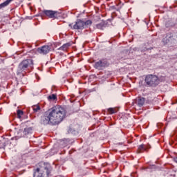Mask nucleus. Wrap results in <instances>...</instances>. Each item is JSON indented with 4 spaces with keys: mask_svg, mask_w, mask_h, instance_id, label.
<instances>
[{
    "mask_svg": "<svg viewBox=\"0 0 177 177\" xmlns=\"http://www.w3.org/2000/svg\"><path fill=\"white\" fill-rule=\"evenodd\" d=\"M70 27H72L73 26V24H69Z\"/></svg>",
    "mask_w": 177,
    "mask_h": 177,
    "instance_id": "6ab92c4d",
    "label": "nucleus"
},
{
    "mask_svg": "<svg viewBox=\"0 0 177 177\" xmlns=\"http://www.w3.org/2000/svg\"><path fill=\"white\" fill-rule=\"evenodd\" d=\"M119 9H121V6L119 8Z\"/></svg>",
    "mask_w": 177,
    "mask_h": 177,
    "instance_id": "412c9836",
    "label": "nucleus"
},
{
    "mask_svg": "<svg viewBox=\"0 0 177 177\" xmlns=\"http://www.w3.org/2000/svg\"><path fill=\"white\" fill-rule=\"evenodd\" d=\"M17 114L18 118H21V115H23L24 112H23V111H21V110H18V111H17Z\"/></svg>",
    "mask_w": 177,
    "mask_h": 177,
    "instance_id": "f3484780",
    "label": "nucleus"
},
{
    "mask_svg": "<svg viewBox=\"0 0 177 177\" xmlns=\"http://www.w3.org/2000/svg\"><path fill=\"white\" fill-rule=\"evenodd\" d=\"M48 99L49 100H56L57 99L56 95L55 94L50 95L48 96Z\"/></svg>",
    "mask_w": 177,
    "mask_h": 177,
    "instance_id": "2eb2a0df",
    "label": "nucleus"
},
{
    "mask_svg": "<svg viewBox=\"0 0 177 177\" xmlns=\"http://www.w3.org/2000/svg\"><path fill=\"white\" fill-rule=\"evenodd\" d=\"M31 131H32V129L30 127L25 128L24 131V135H28V133H31Z\"/></svg>",
    "mask_w": 177,
    "mask_h": 177,
    "instance_id": "4468645a",
    "label": "nucleus"
},
{
    "mask_svg": "<svg viewBox=\"0 0 177 177\" xmlns=\"http://www.w3.org/2000/svg\"><path fill=\"white\" fill-rule=\"evenodd\" d=\"M145 81L149 86H156V85H158V77L153 75H147Z\"/></svg>",
    "mask_w": 177,
    "mask_h": 177,
    "instance_id": "39448f33",
    "label": "nucleus"
},
{
    "mask_svg": "<svg viewBox=\"0 0 177 177\" xmlns=\"http://www.w3.org/2000/svg\"><path fill=\"white\" fill-rule=\"evenodd\" d=\"M145 100L144 97H138L136 99V104L139 107H142L143 104H145Z\"/></svg>",
    "mask_w": 177,
    "mask_h": 177,
    "instance_id": "1a4fd4ad",
    "label": "nucleus"
},
{
    "mask_svg": "<svg viewBox=\"0 0 177 177\" xmlns=\"http://www.w3.org/2000/svg\"><path fill=\"white\" fill-rule=\"evenodd\" d=\"M43 13L50 19H56L57 16V12L53 10H43Z\"/></svg>",
    "mask_w": 177,
    "mask_h": 177,
    "instance_id": "6e6552de",
    "label": "nucleus"
},
{
    "mask_svg": "<svg viewBox=\"0 0 177 177\" xmlns=\"http://www.w3.org/2000/svg\"><path fill=\"white\" fill-rule=\"evenodd\" d=\"M143 151H146V147H145L144 145H141L138 147L137 153H143Z\"/></svg>",
    "mask_w": 177,
    "mask_h": 177,
    "instance_id": "f8f14e48",
    "label": "nucleus"
},
{
    "mask_svg": "<svg viewBox=\"0 0 177 177\" xmlns=\"http://www.w3.org/2000/svg\"><path fill=\"white\" fill-rule=\"evenodd\" d=\"M108 111H109V114H114V113H117V111H115V109H114V108H109L108 109Z\"/></svg>",
    "mask_w": 177,
    "mask_h": 177,
    "instance_id": "dca6fc26",
    "label": "nucleus"
},
{
    "mask_svg": "<svg viewBox=\"0 0 177 177\" xmlns=\"http://www.w3.org/2000/svg\"><path fill=\"white\" fill-rule=\"evenodd\" d=\"M52 47L50 46H43L39 48H37L38 53L40 55H48V52H50Z\"/></svg>",
    "mask_w": 177,
    "mask_h": 177,
    "instance_id": "0eeeda50",
    "label": "nucleus"
},
{
    "mask_svg": "<svg viewBox=\"0 0 177 177\" xmlns=\"http://www.w3.org/2000/svg\"><path fill=\"white\" fill-rule=\"evenodd\" d=\"M109 62L106 59H101L95 64V67L97 70H102L104 67H108Z\"/></svg>",
    "mask_w": 177,
    "mask_h": 177,
    "instance_id": "423d86ee",
    "label": "nucleus"
},
{
    "mask_svg": "<svg viewBox=\"0 0 177 177\" xmlns=\"http://www.w3.org/2000/svg\"><path fill=\"white\" fill-rule=\"evenodd\" d=\"M12 1H13V0H6L3 3H1L0 4V10H1V9H3V8H6V6H8L9 5V3H10V2H12Z\"/></svg>",
    "mask_w": 177,
    "mask_h": 177,
    "instance_id": "9b49d317",
    "label": "nucleus"
},
{
    "mask_svg": "<svg viewBox=\"0 0 177 177\" xmlns=\"http://www.w3.org/2000/svg\"><path fill=\"white\" fill-rule=\"evenodd\" d=\"M66 112L64 108L55 106L44 113L41 117V122L44 125H48V124L58 125V124H60L66 118Z\"/></svg>",
    "mask_w": 177,
    "mask_h": 177,
    "instance_id": "f257e3e1",
    "label": "nucleus"
},
{
    "mask_svg": "<svg viewBox=\"0 0 177 177\" xmlns=\"http://www.w3.org/2000/svg\"><path fill=\"white\" fill-rule=\"evenodd\" d=\"M90 26H92V21L87 20L86 21H81L78 19L75 24L73 25V30H84V28H88Z\"/></svg>",
    "mask_w": 177,
    "mask_h": 177,
    "instance_id": "20e7f679",
    "label": "nucleus"
},
{
    "mask_svg": "<svg viewBox=\"0 0 177 177\" xmlns=\"http://www.w3.org/2000/svg\"><path fill=\"white\" fill-rule=\"evenodd\" d=\"M174 161L177 162V157L174 158Z\"/></svg>",
    "mask_w": 177,
    "mask_h": 177,
    "instance_id": "a211bd4d",
    "label": "nucleus"
},
{
    "mask_svg": "<svg viewBox=\"0 0 177 177\" xmlns=\"http://www.w3.org/2000/svg\"><path fill=\"white\" fill-rule=\"evenodd\" d=\"M18 68L20 73L30 72L34 68V61L31 59L23 60L19 64Z\"/></svg>",
    "mask_w": 177,
    "mask_h": 177,
    "instance_id": "7ed1b4c3",
    "label": "nucleus"
},
{
    "mask_svg": "<svg viewBox=\"0 0 177 177\" xmlns=\"http://www.w3.org/2000/svg\"><path fill=\"white\" fill-rule=\"evenodd\" d=\"M50 169V165L44 163L36 169L34 177H49Z\"/></svg>",
    "mask_w": 177,
    "mask_h": 177,
    "instance_id": "f03ea898",
    "label": "nucleus"
},
{
    "mask_svg": "<svg viewBox=\"0 0 177 177\" xmlns=\"http://www.w3.org/2000/svg\"><path fill=\"white\" fill-rule=\"evenodd\" d=\"M71 46V43H66L64 44L62 46L59 47L58 49L59 50H63L64 52H66L68 48Z\"/></svg>",
    "mask_w": 177,
    "mask_h": 177,
    "instance_id": "9d476101",
    "label": "nucleus"
},
{
    "mask_svg": "<svg viewBox=\"0 0 177 177\" xmlns=\"http://www.w3.org/2000/svg\"><path fill=\"white\" fill-rule=\"evenodd\" d=\"M99 26H100V25H97V27L99 28Z\"/></svg>",
    "mask_w": 177,
    "mask_h": 177,
    "instance_id": "aec40b11",
    "label": "nucleus"
},
{
    "mask_svg": "<svg viewBox=\"0 0 177 177\" xmlns=\"http://www.w3.org/2000/svg\"><path fill=\"white\" fill-rule=\"evenodd\" d=\"M32 109L34 113H38V111H39V110H41V106H39V105H33L32 106Z\"/></svg>",
    "mask_w": 177,
    "mask_h": 177,
    "instance_id": "ddd939ff",
    "label": "nucleus"
}]
</instances>
